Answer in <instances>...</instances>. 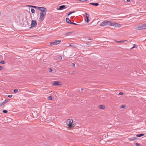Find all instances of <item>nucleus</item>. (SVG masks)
<instances>
[{
	"instance_id": "nucleus-20",
	"label": "nucleus",
	"mask_w": 146,
	"mask_h": 146,
	"mask_svg": "<svg viewBox=\"0 0 146 146\" xmlns=\"http://www.w3.org/2000/svg\"><path fill=\"white\" fill-rule=\"evenodd\" d=\"M74 11H71L70 12H69L68 14V16L70 14H71L72 13H74Z\"/></svg>"
},
{
	"instance_id": "nucleus-8",
	"label": "nucleus",
	"mask_w": 146,
	"mask_h": 146,
	"mask_svg": "<svg viewBox=\"0 0 146 146\" xmlns=\"http://www.w3.org/2000/svg\"><path fill=\"white\" fill-rule=\"evenodd\" d=\"M36 22L35 20H33L32 21L31 27H34L36 25Z\"/></svg>"
},
{
	"instance_id": "nucleus-41",
	"label": "nucleus",
	"mask_w": 146,
	"mask_h": 146,
	"mask_svg": "<svg viewBox=\"0 0 146 146\" xmlns=\"http://www.w3.org/2000/svg\"><path fill=\"white\" fill-rule=\"evenodd\" d=\"M60 58L61 59H62V58L61 57H60Z\"/></svg>"
},
{
	"instance_id": "nucleus-21",
	"label": "nucleus",
	"mask_w": 146,
	"mask_h": 146,
	"mask_svg": "<svg viewBox=\"0 0 146 146\" xmlns=\"http://www.w3.org/2000/svg\"><path fill=\"white\" fill-rule=\"evenodd\" d=\"M125 41V40H121V41H117L116 42L118 43H121V42H124Z\"/></svg>"
},
{
	"instance_id": "nucleus-23",
	"label": "nucleus",
	"mask_w": 146,
	"mask_h": 146,
	"mask_svg": "<svg viewBox=\"0 0 146 146\" xmlns=\"http://www.w3.org/2000/svg\"><path fill=\"white\" fill-rule=\"evenodd\" d=\"M3 113H6L7 112V110H3Z\"/></svg>"
},
{
	"instance_id": "nucleus-1",
	"label": "nucleus",
	"mask_w": 146,
	"mask_h": 146,
	"mask_svg": "<svg viewBox=\"0 0 146 146\" xmlns=\"http://www.w3.org/2000/svg\"><path fill=\"white\" fill-rule=\"evenodd\" d=\"M106 22L107 25L113 26L116 27H121V24L115 22H112L111 21L106 20Z\"/></svg>"
},
{
	"instance_id": "nucleus-9",
	"label": "nucleus",
	"mask_w": 146,
	"mask_h": 146,
	"mask_svg": "<svg viewBox=\"0 0 146 146\" xmlns=\"http://www.w3.org/2000/svg\"><path fill=\"white\" fill-rule=\"evenodd\" d=\"M85 14L86 15V20L85 21L88 23H89V15L87 13H85Z\"/></svg>"
},
{
	"instance_id": "nucleus-33",
	"label": "nucleus",
	"mask_w": 146,
	"mask_h": 146,
	"mask_svg": "<svg viewBox=\"0 0 146 146\" xmlns=\"http://www.w3.org/2000/svg\"><path fill=\"white\" fill-rule=\"evenodd\" d=\"M3 68V67L0 66V70H2Z\"/></svg>"
},
{
	"instance_id": "nucleus-28",
	"label": "nucleus",
	"mask_w": 146,
	"mask_h": 146,
	"mask_svg": "<svg viewBox=\"0 0 146 146\" xmlns=\"http://www.w3.org/2000/svg\"><path fill=\"white\" fill-rule=\"evenodd\" d=\"M13 92H18V90L17 89L14 90Z\"/></svg>"
},
{
	"instance_id": "nucleus-4",
	"label": "nucleus",
	"mask_w": 146,
	"mask_h": 146,
	"mask_svg": "<svg viewBox=\"0 0 146 146\" xmlns=\"http://www.w3.org/2000/svg\"><path fill=\"white\" fill-rule=\"evenodd\" d=\"M40 17L39 18V21H42L44 18L45 16L46 15V13H40Z\"/></svg>"
},
{
	"instance_id": "nucleus-10",
	"label": "nucleus",
	"mask_w": 146,
	"mask_h": 146,
	"mask_svg": "<svg viewBox=\"0 0 146 146\" xmlns=\"http://www.w3.org/2000/svg\"><path fill=\"white\" fill-rule=\"evenodd\" d=\"M106 20L102 22L100 25V26H104L107 25Z\"/></svg>"
},
{
	"instance_id": "nucleus-19",
	"label": "nucleus",
	"mask_w": 146,
	"mask_h": 146,
	"mask_svg": "<svg viewBox=\"0 0 146 146\" xmlns=\"http://www.w3.org/2000/svg\"><path fill=\"white\" fill-rule=\"evenodd\" d=\"M31 11L32 13H34L35 12V10L34 9H31Z\"/></svg>"
},
{
	"instance_id": "nucleus-30",
	"label": "nucleus",
	"mask_w": 146,
	"mask_h": 146,
	"mask_svg": "<svg viewBox=\"0 0 146 146\" xmlns=\"http://www.w3.org/2000/svg\"><path fill=\"white\" fill-rule=\"evenodd\" d=\"M125 107V105H122V106H121V108H123Z\"/></svg>"
},
{
	"instance_id": "nucleus-42",
	"label": "nucleus",
	"mask_w": 146,
	"mask_h": 146,
	"mask_svg": "<svg viewBox=\"0 0 146 146\" xmlns=\"http://www.w3.org/2000/svg\"><path fill=\"white\" fill-rule=\"evenodd\" d=\"M60 58L61 59H62V58L61 57H60Z\"/></svg>"
},
{
	"instance_id": "nucleus-38",
	"label": "nucleus",
	"mask_w": 146,
	"mask_h": 146,
	"mask_svg": "<svg viewBox=\"0 0 146 146\" xmlns=\"http://www.w3.org/2000/svg\"><path fill=\"white\" fill-rule=\"evenodd\" d=\"M1 11H0V15H1Z\"/></svg>"
},
{
	"instance_id": "nucleus-29",
	"label": "nucleus",
	"mask_w": 146,
	"mask_h": 146,
	"mask_svg": "<svg viewBox=\"0 0 146 146\" xmlns=\"http://www.w3.org/2000/svg\"><path fill=\"white\" fill-rule=\"evenodd\" d=\"M0 63H1V64H3L4 63H5V62L4 61H1V62H0Z\"/></svg>"
},
{
	"instance_id": "nucleus-25",
	"label": "nucleus",
	"mask_w": 146,
	"mask_h": 146,
	"mask_svg": "<svg viewBox=\"0 0 146 146\" xmlns=\"http://www.w3.org/2000/svg\"><path fill=\"white\" fill-rule=\"evenodd\" d=\"M48 99L50 100H52V96H49L48 97Z\"/></svg>"
},
{
	"instance_id": "nucleus-16",
	"label": "nucleus",
	"mask_w": 146,
	"mask_h": 146,
	"mask_svg": "<svg viewBox=\"0 0 146 146\" xmlns=\"http://www.w3.org/2000/svg\"><path fill=\"white\" fill-rule=\"evenodd\" d=\"M144 134H138L136 135V136L138 137H140L142 136H144Z\"/></svg>"
},
{
	"instance_id": "nucleus-34",
	"label": "nucleus",
	"mask_w": 146,
	"mask_h": 146,
	"mask_svg": "<svg viewBox=\"0 0 146 146\" xmlns=\"http://www.w3.org/2000/svg\"><path fill=\"white\" fill-rule=\"evenodd\" d=\"M87 45H91V44L90 42H88V44Z\"/></svg>"
},
{
	"instance_id": "nucleus-13",
	"label": "nucleus",
	"mask_w": 146,
	"mask_h": 146,
	"mask_svg": "<svg viewBox=\"0 0 146 146\" xmlns=\"http://www.w3.org/2000/svg\"><path fill=\"white\" fill-rule=\"evenodd\" d=\"M89 4L90 5H94L95 6H97L98 5H99V4L97 3H90Z\"/></svg>"
},
{
	"instance_id": "nucleus-35",
	"label": "nucleus",
	"mask_w": 146,
	"mask_h": 146,
	"mask_svg": "<svg viewBox=\"0 0 146 146\" xmlns=\"http://www.w3.org/2000/svg\"><path fill=\"white\" fill-rule=\"evenodd\" d=\"M72 66H75V64H74V63H72Z\"/></svg>"
},
{
	"instance_id": "nucleus-24",
	"label": "nucleus",
	"mask_w": 146,
	"mask_h": 146,
	"mask_svg": "<svg viewBox=\"0 0 146 146\" xmlns=\"http://www.w3.org/2000/svg\"><path fill=\"white\" fill-rule=\"evenodd\" d=\"M137 46L135 44L134 45V46L133 47L131 48V49H132L133 48H137Z\"/></svg>"
},
{
	"instance_id": "nucleus-15",
	"label": "nucleus",
	"mask_w": 146,
	"mask_h": 146,
	"mask_svg": "<svg viewBox=\"0 0 146 146\" xmlns=\"http://www.w3.org/2000/svg\"><path fill=\"white\" fill-rule=\"evenodd\" d=\"M66 21L67 23L69 24H70V23L71 22L69 18H66Z\"/></svg>"
},
{
	"instance_id": "nucleus-17",
	"label": "nucleus",
	"mask_w": 146,
	"mask_h": 146,
	"mask_svg": "<svg viewBox=\"0 0 146 146\" xmlns=\"http://www.w3.org/2000/svg\"><path fill=\"white\" fill-rule=\"evenodd\" d=\"M104 107V106L102 105H100L99 106V108L101 109H103Z\"/></svg>"
},
{
	"instance_id": "nucleus-11",
	"label": "nucleus",
	"mask_w": 146,
	"mask_h": 146,
	"mask_svg": "<svg viewBox=\"0 0 146 146\" xmlns=\"http://www.w3.org/2000/svg\"><path fill=\"white\" fill-rule=\"evenodd\" d=\"M61 82L57 81H54L53 83V84L55 85L58 86L61 85Z\"/></svg>"
},
{
	"instance_id": "nucleus-2",
	"label": "nucleus",
	"mask_w": 146,
	"mask_h": 146,
	"mask_svg": "<svg viewBox=\"0 0 146 146\" xmlns=\"http://www.w3.org/2000/svg\"><path fill=\"white\" fill-rule=\"evenodd\" d=\"M67 124L69 128H72L74 126L73 123V120L72 119H68L66 121Z\"/></svg>"
},
{
	"instance_id": "nucleus-12",
	"label": "nucleus",
	"mask_w": 146,
	"mask_h": 146,
	"mask_svg": "<svg viewBox=\"0 0 146 146\" xmlns=\"http://www.w3.org/2000/svg\"><path fill=\"white\" fill-rule=\"evenodd\" d=\"M66 7L64 5H62L60 6L59 8V10H61L64 9L65 8H66Z\"/></svg>"
},
{
	"instance_id": "nucleus-36",
	"label": "nucleus",
	"mask_w": 146,
	"mask_h": 146,
	"mask_svg": "<svg viewBox=\"0 0 146 146\" xmlns=\"http://www.w3.org/2000/svg\"><path fill=\"white\" fill-rule=\"evenodd\" d=\"M52 71V69L51 68H50L49 69V71L50 72H51V71Z\"/></svg>"
},
{
	"instance_id": "nucleus-6",
	"label": "nucleus",
	"mask_w": 146,
	"mask_h": 146,
	"mask_svg": "<svg viewBox=\"0 0 146 146\" xmlns=\"http://www.w3.org/2000/svg\"><path fill=\"white\" fill-rule=\"evenodd\" d=\"M61 41L60 40H55L54 42H51L50 43V44L51 46H52L53 45H57L58 44L60 43Z\"/></svg>"
},
{
	"instance_id": "nucleus-26",
	"label": "nucleus",
	"mask_w": 146,
	"mask_h": 146,
	"mask_svg": "<svg viewBox=\"0 0 146 146\" xmlns=\"http://www.w3.org/2000/svg\"><path fill=\"white\" fill-rule=\"evenodd\" d=\"M135 145L136 146H140V144H139L138 143H135Z\"/></svg>"
},
{
	"instance_id": "nucleus-32",
	"label": "nucleus",
	"mask_w": 146,
	"mask_h": 146,
	"mask_svg": "<svg viewBox=\"0 0 146 146\" xmlns=\"http://www.w3.org/2000/svg\"><path fill=\"white\" fill-rule=\"evenodd\" d=\"M7 96L9 98H11L12 96V95H8Z\"/></svg>"
},
{
	"instance_id": "nucleus-40",
	"label": "nucleus",
	"mask_w": 146,
	"mask_h": 146,
	"mask_svg": "<svg viewBox=\"0 0 146 146\" xmlns=\"http://www.w3.org/2000/svg\"><path fill=\"white\" fill-rule=\"evenodd\" d=\"M89 40H91L92 39H88Z\"/></svg>"
},
{
	"instance_id": "nucleus-22",
	"label": "nucleus",
	"mask_w": 146,
	"mask_h": 146,
	"mask_svg": "<svg viewBox=\"0 0 146 146\" xmlns=\"http://www.w3.org/2000/svg\"><path fill=\"white\" fill-rule=\"evenodd\" d=\"M26 6H27V7H29V6L31 7H33V8H36V7L35 6H30V5H27Z\"/></svg>"
},
{
	"instance_id": "nucleus-14",
	"label": "nucleus",
	"mask_w": 146,
	"mask_h": 146,
	"mask_svg": "<svg viewBox=\"0 0 146 146\" xmlns=\"http://www.w3.org/2000/svg\"><path fill=\"white\" fill-rule=\"evenodd\" d=\"M69 46L73 48H75L76 47V46L73 43L69 44Z\"/></svg>"
},
{
	"instance_id": "nucleus-7",
	"label": "nucleus",
	"mask_w": 146,
	"mask_h": 146,
	"mask_svg": "<svg viewBox=\"0 0 146 146\" xmlns=\"http://www.w3.org/2000/svg\"><path fill=\"white\" fill-rule=\"evenodd\" d=\"M10 100L9 99H6L5 100L2 102L0 104V107L2 106L7 102H9V101Z\"/></svg>"
},
{
	"instance_id": "nucleus-37",
	"label": "nucleus",
	"mask_w": 146,
	"mask_h": 146,
	"mask_svg": "<svg viewBox=\"0 0 146 146\" xmlns=\"http://www.w3.org/2000/svg\"><path fill=\"white\" fill-rule=\"evenodd\" d=\"M127 2H129L130 1V0H127Z\"/></svg>"
},
{
	"instance_id": "nucleus-3",
	"label": "nucleus",
	"mask_w": 146,
	"mask_h": 146,
	"mask_svg": "<svg viewBox=\"0 0 146 146\" xmlns=\"http://www.w3.org/2000/svg\"><path fill=\"white\" fill-rule=\"evenodd\" d=\"M135 29L137 30H140L146 29V24L137 26Z\"/></svg>"
},
{
	"instance_id": "nucleus-5",
	"label": "nucleus",
	"mask_w": 146,
	"mask_h": 146,
	"mask_svg": "<svg viewBox=\"0 0 146 146\" xmlns=\"http://www.w3.org/2000/svg\"><path fill=\"white\" fill-rule=\"evenodd\" d=\"M38 9L40 11V13L42 12L43 13H46L47 10L45 8L42 7H38Z\"/></svg>"
},
{
	"instance_id": "nucleus-31",
	"label": "nucleus",
	"mask_w": 146,
	"mask_h": 146,
	"mask_svg": "<svg viewBox=\"0 0 146 146\" xmlns=\"http://www.w3.org/2000/svg\"><path fill=\"white\" fill-rule=\"evenodd\" d=\"M119 95H122L123 94V92H120L119 93Z\"/></svg>"
},
{
	"instance_id": "nucleus-27",
	"label": "nucleus",
	"mask_w": 146,
	"mask_h": 146,
	"mask_svg": "<svg viewBox=\"0 0 146 146\" xmlns=\"http://www.w3.org/2000/svg\"><path fill=\"white\" fill-rule=\"evenodd\" d=\"M70 24H74V25H77V24L76 23H73L72 22H71L70 23Z\"/></svg>"
},
{
	"instance_id": "nucleus-18",
	"label": "nucleus",
	"mask_w": 146,
	"mask_h": 146,
	"mask_svg": "<svg viewBox=\"0 0 146 146\" xmlns=\"http://www.w3.org/2000/svg\"><path fill=\"white\" fill-rule=\"evenodd\" d=\"M136 138L135 137H134L132 138H130V140L131 141L135 140L136 139Z\"/></svg>"
},
{
	"instance_id": "nucleus-39",
	"label": "nucleus",
	"mask_w": 146,
	"mask_h": 146,
	"mask_svg": "<svg viewBox=\"0 0 146 146\" xmlns=\"http://www.w3.org/2000/svg\"><path fill=\"white\" fill-rule=\"evenodd\" d=\"M83 88H81V90L82 91V90H83Z\"/></svg>"
}]
</instances>
